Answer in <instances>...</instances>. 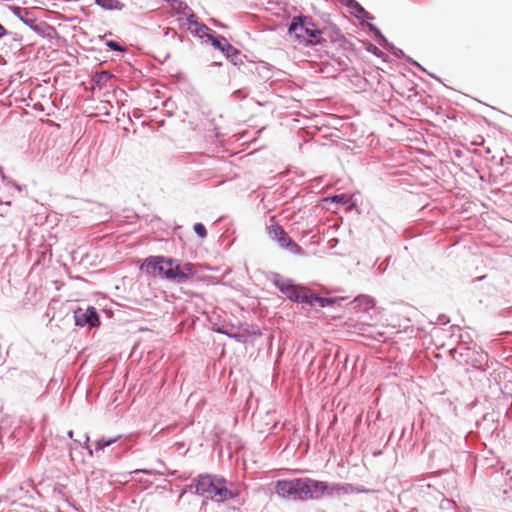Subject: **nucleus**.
<instances>
[{
	"label": "nucleus",
	"instance_id": "1",
	"mask_svg": "<svg viewBox=\"0 0 512 512\" xmlns=\"http://www.w3.org/2000/svg\"><path fill=\"white\" fill-rule=\"evenodd\" d=\"M140 270L176 284L189 282L197 274V265L164 255H151L143 260Z\"/></svg>",
	"mask_w": 512,
	"mask_h": 512
},
{
	"label": "nucleus",
	"instance_id": "2",
	"mask_svg": "<svg viewBox=\"0 0 512 512\" xmlns=\"http://www.w3.org/2000/svg\"><path fill=\"white\" fill-rule=\"evenodd\" d=\"M315 479L309 477L279 479L274 483L276 495L290 501H316Z\"/></svg>",
	"mask_w": 512,
	"mask_h": 512
},
{
	"label": "nucleus",
	"instance_id": "3",
	"mask_svg": "<svg viewBox=\"0 0 512 512\" xmlns=\"http://www.w3.org/2000/svg\"><path fill=\"white\" fill-rule=\"evenodd\" d=\"M288 33L306 46H315L325 42L324 31L317 28L309 16H294L288 24Z\"/></svg>",
	"mask_w": 512,
	"mask_h": 512
},
{
	"label": "nucleus",
	"instance_id": "4",
	"mask_svg": "<svg viewBox=\"0 0 512 512\" xmlns=\"http://www.w3.org/2000/svg\"><path fill=\"white\" fill-rule=\"evenodd\" d=\"M271 282L273 285L293 303L306 304L308 302V292L302 284L296 283L291 278H285L279 273H272Z\"/></svg>",
	"mask_w": 512,
	"mask_h": 512
},
{
	"label": "nucleus",
	"instance_id": "5",
	"mask_svg": "<svg viewBox=\"0 0 512 512\" xmlns=\"http://www.w3.org/2000/svg\"><path fill=\"white\" fill-rule=\"evenodd\" d=\"M461 343L451 350V356L460 364H468L474 368L480 367L487 358V354L476 349V344L471 347L463 335L460 336Z\"/></svg>",
	"mask_w": 512,
	"mask_h": 512
},
{
	"label": "nucleus",
	"instance_id": "6",
	"mask_svg": "<svg viewBox=\"0 0 512 512\" xmlns=\"http://www.w3.org/2000/svg\"><path fill=\"white\" fill-rule=\"evenodd\" d=\"M10 10L23 24L42 37L45 36L46 30L54 31V28L45 21H38L29 8L13 5Z\"/></svg>",
	"mask_w": 512,
	"mask_h": 512
},
{
	"label": "nucleus",
	"instance_id": "7",
	"mask_svg": "<svg viewBox=\"0 0 512 512\" xmlns=\"http://www.w3.org/2000/svg\"><path fill=\"white\" fill-rule=\"evenodd\" d=\"M266 229L268 236L272 240L276 241L280 248L285 249L294 255H305V250L287 234L281 225L272 224L267 226Z\"/></svg>",
	"mask_w": 512,
	"mask_h": 512
},
{
	"label": "nucleus",
	"instance_id": "8",
	"mask_svg": "<svg viewBox=\"0 0 512 512\" xmlns=\"http://www.w3.org/2000/svg\"><path fill=\"white\" fill-rule=\"evenodd\" d=\"M75 325L78 327H87L88 329L98 328L101 325L98 310L91 305L85 307L78 306L73 313Z\"/></svg>",
	"mask_w": 512,
	"mask_h": 512
},
{
	"label": "nucleus",
	"instance_id": "9",
	"mask_svg": "<svg viewBox=\"0 0 512 512\" xmlns=\"http://www.w3.org/2000/svg\"><path fill=\"white\" fill-rule=\"evenodd\" d=\"M316 501L323 497H340L348 495L349 483L320 481L315 479Z\"/></svg>",
	"mask_w": 512,
	"mask_h": 512
},
{
	"label": "nucleus",
	"instance_id": "10",
	"mask_svg": "<svg viewBox=\"0 0 512 512\" xmlns=\"http://www.w3.org/2000/svg\"><path fill=\"white\" fill-rule=\"evenodd\" d=\"M238 496V491L228 487V481L223 476L218 475L215 488L213 489L209 499L219 503L237 499L236 501L240 505L243 503V501L239 500Z\"/></svg>",
	"mask_w": 512,
	"mask_h": 512
},
{
	"label": "nucleus",
	"instance_id": "11",
	"mask_svg": "<svg viewBox=\"0 0 512 512\" xmlns=\"http://www.w3.org/2000/svg\"><path fill=\"white\" fill-rule=\"evenodd\" d=\"M217 477L218 475L199 474L196 478L193 479L194 485H190L189 488L194 486V493L196 495L209 499L213 489L215 488Z\"/></svg>",
	"mask_w": 512,
	"mask_h": 512
},
{
	"label": "nucleus",
	"instance_id": "12",
	"mask_svg": "<svg viewBox=\"0 0 512 512\" xmlns=\"http://www.w3.org/2000/svg\"><path fill=\"white\" fill-rule=\"evenodd\" d=\"M187 22L190 33L199 39H207V41H210V38H212L211 34L215 33V31L210 29L206 24L199 22L194 14H191L187 18Z\"/></svg>",
	"mask_w": 512,
	"mask_h": 512
},
{
	"label": "nucleus",
	"instance_id": "13",
	"mask_svg": "<svg viewBox=\"0 0 512 512\" xmlns=\"http://www.w3.org/2000/svg\"><path fill=\"white\" fill-rule=\"evenodd\" d=\"M345 299V297H326L313 292H308V302H306V305L314 306V304L317 303L320 307L326 308L331 307L336 303H340Z\"/></svg>",
	"mask_w": 512,
	"mask_h": 512
},
{
	"label": "nucleus",
	"instance_id": "14",
	"mask_svg": "<svg viewBox=\"0 0 512 512\" xmlns=\"http://www.w3.org/2000/svg\"><path fill=\"white\" fill-rule=\"evenodd\" d=\"M345 7L349 10L351 15L363 24L374 19L357 0H349Z\"/></svg>",
	"mask_w": 512,
	"mask_h": 512
},
{
	"label": "nucleus",
	"instance_id": "15",
	"mask_svg": "<svg viewBox=\"0 0 512 512\" xmlns=\"http://www.w3.org/2000/svg\"><path fill=\"white\" fill-rule=\"evenodd\" d=\"M212 38H210L211 45L219 50L225 57L229 53L235 52V47L229 43V41L223 36L215 32L214 34H211Z\"/></svg>",
	"mask_w": 512,
	"mask_h": 512
},
{
	"label": "nucleus",
	"instance_id": "16",
	"mask_svg": "<svg viewBox=\"0 0 512 512\" xmlns=\"http://www.w3.org/2000/svg\"><path fill=\"white\" fill-rule=\"evenodd\" d=\"M387 50L397 59H404L409 65L416 67L420 71L425 72L428 75H430L431 77L438 80V78L436 76H434L431 73H428L427 70L421 64H419L416 60H414L410 56H407L402 49L396 47L393 43L391 45H388Z\"/></svg>",
	"mask_w": 512,
	"mask_h": 512
},
{
	"label": "nucleus",
	"instance_id": "17",
	"mask_svg": "<svg viewBox=\"0 0 512 512\" xmlns=\"http://www.w3.org/2000/svg\"><path fill=\"white\" fill-rule=\"evenodd\" d=\"M113 77V74L108 70L96 71L91 79L93 85L101 88Z\"/></svg>",
	"mask_w": 512,
	"mask_h": 512
},
{
	"label": "nucleus",
	"instance_id": "18",
	"mask_svg": "<svg viewBox=\"0 0 512 512\" xmlns=\"http://www.w3.org/2000/svg\"><path fill=\"white\" fill-rule=\"evenodd\" d=\"M122 438V435H116L115 437H101L95 442V452L104 451L106 447L111 446Z\"/></svg>",
	"mask_w": 512,
	"mask_h": 512
},
{
	"label": "nucleus",
	"instance_id": "19",
	"mask_svg": "<svg viewBox=\"0 0 512 512\" xmlns=\"http://www.w3.org/2000/svg\"><path fill=\"white\" fill-rule=\"evenodd\" d=\"M214 331L226 335L227 337L239 342V343H245L247 341V336L244 333H227V328L225 326H218L214 328Z\"/></svg>",
	"mask_w": 512,
	"mask_h": 512
},
{
	"label": "nucleus",
	"instance_id": "20",
	"mask_svg": "<svg viewBox=\"0 0 512 512\" xmlns=\"http://www.w3.org/2000/svg\"><path fill=\"white\" fill-rule=\"evenodd\" d=\"M352 303H356L363 311H368L374 307V300L367 295L357 296Z\"/></svg>",
	"mask_w": 512,
	"mask_h": 512
},
{
	"label": "nucleus",
	"instance_id": "21",
	"mask_svg": "<svg viewBox=\"0 0 512 512\" xmlns=\"http://www.w3.org/2000/svg\"><path fill=\"white\" fill-rule=\"evenodd\" d=\"M226 59L239 69L241 65H243L244 60L247 59V56L242 54L241 51L235 47V52L229 53L226 56Z\"/></svg>",
	"mask_w": 512,
	"mask_h": 512
},
{
	"label": "nucleus",
	"instance_id": "22",
	"mask_svg": "<svg viewBox=\"0 0 512 512\" xmlns=\"http://www.w3.org/2000/svg\"><path fill=\"white\" fill-rule=\"evenodd\" d=\"M256 73L259 75V77L263 80H268L271 78V69L265 62H257V69Z\"/></svg>",
	"mask_w": 512,
	"mask_h": 512
},
{
	"label": "nucleus",
	"instance_id": "23",
	"mask_svg": "<svg viewBox=\"0 0 512 512\" xmlns=\"http://www.w3.org/2000/svg\"><path fill=\"white\" fill-rule=\"evenodd\" d=\"M255 69H257V62L246 59L244 60L243 65H241V67L239 68V71L244 74H254L256 73Z\"/></svg>",
	"mask_w": 512,
	"mask_h": 512
},
{
	"label": "nucleus",
	"instance_id": "24",
	"mask_svg": "<svg viewBox=\"0 0 512 512\" xmlns=\"http://www.w3.org/2000/svg\"><path fill=\"white\" fill-rule=\"evenodd\" d=\"M105 45L107 46V48L109 50L114 51V52L124 53L127 51V48H125L119 42H117L115 40H107L105 42Z\"/></svg>",
	"mask_w": 512,
	"mask_h": 512
},
{
	"label": "nucleus",
	"instance_id": "25",
	"mask_svg": "<svg viewBox=\"0 0 512 512\" xmlns=\"http://www.w3.org/2000/svg\"><path fill=\"white\" fill-rule=\"evenodd\" d=\"M366 50L373 54L374 56L383 59L384 61L387 58V55L383 51H381L377 46L370 42L368 43Z\"/></svg>",
	"mask_w": 512,
	"mask_h": 512
},
{
	"label": "nucleus",
	"instance_id": "26",
	"mask_svg": "<svg viewBox=\"0 0 512 512\" xmlns=\"http://www.w3.org/2000/svg\"><path fill=\"white\" fill-rule=\"evenodd\" d=\"M0 177L7 185H11L15 187L18 191H22L23 187L20 184H18L15 180L7 177L2 167H0Z\"/></svg>",
	"mask_w": 512,
	"mask_h": 512
},
{
	"label": "nucleus",
	"instance_id": "27",
	"mask_svg": "<svg viewBox=\"0 0 512 512\" xmlns=\"http://www.w3.org/2000/svg\"><path fill=\"white\" fill-rule=\"evenodd\" d=\"M369 492L370 490L362 485H354L349 483L348 494H366Z\"/></svg>",
	"mask_w": 512,
	"mask_h": 512
},
{
	"label": "nucleus",
	"instance_id": "28",
	"mask_svg": "<svg viewBox=\"0 0 512 512\" xmlns=\"http://www.w3.org/2000/svg\"><path fill=\"white\" fill-rule=\"evenodd\" d=\"M194 232L202 239L207 237V229L204 224L198 222L193 226Z\"/></svg>",
	"mask_w": 512,
	"mask_h": 512
},
{
	"label": "nucleus",
	"instance_id": "29",
	"mask_svg": "<svg viewBox=\"0 0 512 512\" xmlns=\"http://www.w3.org/2000/svg\"><path fill=\"white\" fill-rule=\"evenodd\" d=\"M331 202L345 205L348 202V196L344 193L335 194L330 198Z\"/></svg>",
	"mask_w": 512,
	"mask_h": 512
},
{
	"label": "nucleus",
	"instance_id": "30",
	"mask_svg": "<svg viewBox=\"0 0 512 512\" xmlns=\"http://www.w3.org/2000/svg\"><path fill=\"white\" fill-rule=\"evenodd\" d=\"M134 474H139V473H142V474H146V475H164L163 472H160V471H156L154 469H146V468H142V469H136L133 471Z\"/></svg>",
	"mask_w": 512,
	"mask_h": 512
},
{
	"label": "nucleus",
	"instance_id": "31",
	"mask_svg": "<svg viewBox=\"0 0 512 512\" xmlns=\"http://www.w3.org/2000/svg\"><path fill=\"white\" fill-rule=\"evenodd\" d=\"M366 24H367L369 31L373 34V36L375 38H377L381 35V30L377 26H375L374 24L368 23V22Z\"/></svg>",
	"mask_w": 512,
	"mask_h": 512
},
{
	"label": "nucleus",
	"instance_id": "32",
	"mask_svg": "<svg viewBox=\"0 0 512 512\" xmlns=\"http://www.w3.org/2000/svg\"><path fill=\"white\" fill-rule=\"evenodd\" d=\"M4 36H8L10 37V39L12 41H15V42H18L20 43L22 41V36L19 34V33H16V32H11V31H8L7 30V34H5Z\"/></svg>",
	"mask_w": 512,
	"mask_h": 512
},
{
	"label": "nucleus",
	"instance_id": "33",
	"mask_svg": "<svg viewBox=\"0 0 512 512\" xmlns=\"http://www.w3.org/2000/svg\"><path fill=\"white\" fill-rule=\"evenodd\" d=\"M378 43L384 47L386 50L388 49V45H391L392 43L388 41V39L383 35L381 32V35L376 38Z\"/></svg>",
	"mask_w": 512,
	"mask_h": 512
},
{
	"label": "nucleus",
	"instance_id": "34",
	"mask_svg": "<svg viewBox=\"0 0 512 512\" xmlns=\"http://www.w3.org/2000/svg\"><path fill=\"white\" fill-rule=\"evenodd\" d=\"M450 322V318L445 314H440L437 318V324L446 325Z\"/></svg>",
	"mask_w": 512,
	"mask_h": 512
},
{
	"label": "nucleus",
	"instance_id": "35",
	"mask_svg": "<svg viewBox=\"0 0 512 512\" xmlns=\"http://www.w3.org/2000/svg\"><path fill=\"white\" fill-rule=\"evenodd\" d=\"M85 440H84V443L81 444L80 441L78 440H74V443L77 445V446H82L84 449L86 448V445H89V441H90V437L88 434H85Z\"/></svg>",
	"mask_w": 512,
	"mask_h": 512
},
{
	"label": "nucleus",
	"instance_id": "36",
	"mask_svg": "<svg viewBox=\"0 0 512 512\" xmlns=\"http://www.w3.org/2000/svg\"><path fill=\"white\" fill-rule=\"evenodd\" d=\"M507 387H508V385H505V386H504V389H502V394H503V397H504L505 399L511 398V406H512V394H511V393H508V392L506 391Z\"/></svg>",
	"mask_w": 512,
	"mask_h": 512
},
{
	"label": "nucleus",
	"instance_id": "37",
	"mask_svg": "<svg viewBox=\"0 0 512 512\" xmlns=\"http://www.w3.org/2000/svg\"><path fill=\"white\" fill-rule=\"evenodd\" d=\"M338 65L341 67L342 71H347L348 70V65H347V63L345 61L339 60L338 61Z\"/></svg>",
	"mask_w": 512,
	"mask_h": 512
},
{
	"label": "nucleus",
	"instance_id": "38",
	"mask_svg": "<svg viewBox=\"0 0 512 512\" xmlns=\"http://www.w3.org/2000/svg\"><path fill=\"white\" fill-rule=\"evenodd\" d=\"M5 34H7V29L0 23V39L3 38Z\"/></svg>",
	"mask_w": 512,
	"mask_h": 512
},
{
	"label": "nucleus",
	"instance_id": "39",
	"mask_svg": "<svg viewBox=\"0 0 512 512\" xmlns=\"http://www.w3.org/2000/svg\"><path fill=\"white\" fill-rule=\"evenodd\" d=\"M85 450H87L89 456H91V457L93 456V450L90 445H86Z\"/></svg>",
	"mask_w": 512,
	"mask_h": 512
},
{
	"label": "nucleus",
	"instance_id": "40",
	"mask_svg": "<svg viewBox=\"0 0 512 512\" xmlns=\"http://www.w3.org/2000/svg\"><path fill=\"white\" fill-rule=\"evenodd\" d=\"M378 270H379V272H380V273H384V272H385V270H386V266H383L382 264H380V265L378 266Z\"/></svg>",
	"mask_w": 512,
	"mask_h": 512
},
{
	"label": "nucleus",
	"instance_id": "41",
	"mask_svg": "<svg viewBox=\"0 0 512 512\" xmlns=\"http://www.w3.org/2000/svg\"><path fill=\"white\" fill-rule=\"evenodd\" d=\"M136 8H137L136 4L132 3L131 7H130V14H133L134 13V9H136Z\"/></svg>",
	"mask_w": 512,
	"mask_h": 512
},
{
	"label": "nucleus",
	"instance_id": "42",
	"mask_svg": "<svg viewBox=\"0 0 512 512\" xmlns=\"http://www.w3.org/2000/svg\"><path fill=\"white\" fill-rule=\"evenodd\" d=\"M67 436H68V438L73 439V436H74V432H73V430H69V431L67 432Z\"/></svg>",
	"mask_w": 512,
	"mask_h": 512
},
{
	"label": "nucleus",
	"instance_id": "43",
	"mask_svg": "<svg viewBox=\"0 0 512 512\" xmlns=\"http://www.w3.org/2000/svg\"><path fill=\"white\" fill-rule=\"evenodd\" d=\"M235 94H236L237 96H241V97H243V98H244V97H246V95H242V91H241V90H237V91L235 92Z\"/></svg>",
	"mask_w": 512,
	"mask_h": 512
},
{
	"label": "nucleus",
	"instance_id": "44",
	"mask_svg": "<svg viewBox=\"0 0 512 512\" xmlns=\"http://www.w3.org/2000/svg\"><path fill=\"white\" fill-rule=\"evenodd\" d=\"M157 462H158L159 464H161L162 466H165V463L163 462V460H162V459H158V460H157Z\"/></svg>",
	"mask_w": 512,
	"mask_h": 512
},
{
	"label": "nucleus",
	"instance_id": "45",
	"mask_svg": "<svg viewBox=\"0 0 512 512\" xmlns=\"http://www.w3.org/2000/svg\"><path fill=\"white\" fill-rule=\"evenodd\" d=\"M233 328H234V326H233V325H231V328H230V329H228V328H227V333H233V332H232V329H233Z\"/></svg>",
	"mask_w": 512,
	"mask_h": 512
},
{
	"label": "nucleus",
	"instance_id": "46",
	"mask_svg": "<svg viewBox=\"0 0 512 512\" xmlns=\"http://www.w3.org/2000/svg\"><path fill=\"white\" fill-rule=\"evenodd\" d=\"M213 65H214V66H221V65H222V63H221V62H214V63H213Z\"/></svg>",
	"mask_w": 512,
	"mask_h": 512
},
{
	"label": "nucleus",
	"instance_id": "47",
	"mask_svg": "<svg viewBox=\"0 0 512 512\" xmlns=\"http://www.w3.org/2000/svg\"><path fill=\"white\" fill-rule=\"evenodd\" d=\"M184 494H185V491H182V492L180 493V495H179V498L181 499V498L184 496Z\"/></svg>",
	"mask_w": 512,
	"mask_h": 512
},
{
	"label": "nucleus",
	"instance_id": "48",
	"mask_svg": "<svg viewBox=\"0 0 512 512\" xmlns=\"http://www.w3.org/2000/svg\"><path fill=\"white\" fill-rule=\"evenodd\" d=\"M7 512H19V511H18V510H16V509H10V510H8Z\"/></svg>",
	"mask_w": 512,
	"mask_h": 512
},
{
	"label": "nucleus",
	"instance_id": "49",
	"mask_svg": "<svg viewBox=\"0 0 512 512\" xmlns=\"http://www.w3.org/2000/svg\"><path fill=\"white\" fill-rule=\"evenodd\" d=\"M379 454H381V451H376V452L374 453V455H379Z\"/></svg>",
	"mask_w": 512,
	"mask_h": 512
}]
</instances>
